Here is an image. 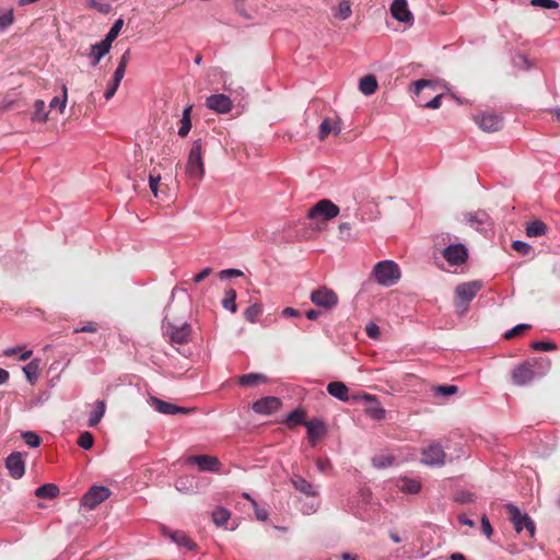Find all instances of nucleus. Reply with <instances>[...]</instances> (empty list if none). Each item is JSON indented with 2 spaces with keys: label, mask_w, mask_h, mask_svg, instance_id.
Here are the masks:
<instances>
[{
  "label": "nucleus",
  "mask_w": 560,
  "mask_h": 560,
  "mask_svg": "<svg viewBox=\"0 0 560 560\" xmlns=\"http://www.w3.org/2000/svg\"><path fill=\"white\" fill-rule=\"evenodd\" d=\"M505 509L509 512V518L513 523L515 530L521 533L525 529L529 537H534L536 526L530 516L526 513H522L521 510L513 503H508Z\"/></svg>",
  "instance_id": "20e7f679"
},
{
  "label": "nucleus",
  "mask_w": 560,
  "mask_h": 560,
  "mask_svg": "<svg viewBox=\"0 0 560 560\" xmlns=\"http://www.w3.org/2000/svg\"><path fill=\"white\" fill-rule=\"evenodd\" d=\"M186 175L196 182H200L205 176L201 139L195 140L191 144L186 164Z\"/></svg>",
  "instance_id": "7ed1b4c3"
},
{
  "label": "nucleus",
  "mask_w": 560,
  "mask_h": 560,
  "mask_svg": "<svg viewBox=\"0 0 560 560\" xmlns=\"http://www.w3.org/2000/svg\"><path fill=\"white\" fill-rule=\"evenodd\" d=\"M415 90L413 92L418 95L424 88L433 86V82L427 79H420L413 82Z\"/></svg>",
  "instance_id": "6e6d98bb"
},
{
  "label": "nucleus",
  "mask_w": 560,
  "mask_h": 560,
  "mask_svg": "<svg viewBox=\"0 0 560 560\" xmlns=\"http://www.w3.org/2000/svg\"><path fill=\"white\" fill-rule=\"evenodd\" d=\"M534 378L535 372L527 364H520L512 371V381L517 386L528 385Z\"/></svg>",
  "instance_id": "f3484780"
},
{
  "label": "nucleus",
  "mask_w": 560,
  "mask_h": 560,
  "mask_svg": "<svg viewBox=\"0 0 560 560\" xmlns=\"http://www.w3.org/2000/svg\"><path fill=\"white\" fill-rule=\"evenodd\" d=\"M398 488L401 492L417 494L421 490V482L416 479L401 478L399 480Z\"/></svg>",
  "instance_id": "b1692460"
},
{
  "label": "nucleus",
  "mask_w": 560,
  "mask_h": 560,
  "mask_svg": "<svg viewBox=\"0 0 560 560\" xmlns=\"http://www.w3.org/2000/svg\"><path fill=\"white\" fill-rule=\"evenodd\" d=\"M25 457L26 455L21 452H12L5 458V468L9 471V475L13 479H20L25 474Z\"/></svg>",
  "instance_id": "9d476101"
},
{
  "label": "nucleus",
  "mask_w": 560,
  "mask_h": 560,
  "mask_svg": "<svg viewBox=\"0 0 560 560\" xmlns=\"http://www.w3.org/2000/svg\"><path fill=\"white\" fill-rule=\"evenodd\" d=\"M252 505L255 509V515L259 521H266L268 512L265 509H260L255 500H252Z\"/></svg>",
  "instance_id": "bf43d9fd"
},
{
  "label": "nucleus",
  "mask_w": 560,
  "mask_h": 560,
  "mask_svg": "<svg viewBox=\"0 0 560 560\" xmlns=\"http://www.w3.org/2000/svg\"><path fill=\"white\" fill-rule=\"evenodd\" d=\"M280 407L281 401L279 398L273 396H267L256 400L253 404L252 409L254 410V412L258 415H271L278 411Z\"/></svg>",
  "instance_id": "4468645a"
},
{
  "label": "nucleus",
  "mask_w": 560,
  "mask_h": 560,
  "mask_svg": "<svg viewBox=\"0 0 560 560\" xmlns=\"http://www.w3.org/2000/svg\"><path fill=\"white\" fill-rule=\"evenodd\" d=\"M441 100H442V95H436L435 97H433L431 101H429L424 107L427 108H432V109H436L441 106Z\"/></svg>",
  "instance_id": "338daca9"
},
{
  "label": "nucleus",
  "mask_w": 560,
  "mask_h": 560,
  "mask_svg": "<svg viewBox=\"0 0 560 560\" xmlns=\"http://www.w3.org/2000/svg\"><path fill=\"white\" fill-rule=\"evenodd\" d=\"M110 490L105 486H92L81 499V505L94 510L97 505L108 499Z\"/></svg>",
  "instance_id": "423d86ee"
},
{
  "label": "nucleus",
  "mask_w": 560,
  "mask_h": 560,
  "mask_svg": "<svg viewBox=\"0 0 560 560\" xmlns=\"http://www.w3.org/2000/svg\"><path fill=\"white\" fill-rule=\"evenodd\" d=\"M291 482L295 490L300 491L301 493H304L306 495L315 497L318 494L315 486L304 479L300 475H294L291 479Z\"/></svg>",
  "instance_id": "aec40b11"
},
{
  "label": "nucleus",
  "mask_w": 560,
  "mask_h": 560,
  "mask_svg": "<svg viewBox=\"0 0 560 560\" xmlns=\"http://www.w3.org/2000/svg\"><path fill=\"white\" fill-rule=\"evenodd\" d=\"M514 63L516 66L523 67L524 69H528L529 68V61H528V59L524 55H517L514 58Z\"/></svg>",
  "instance_id": "0e129e2a"
},
{
  "label": "nucleus",
  "mask_w": 560,
  "mask_h": 560,
  "mask_svg": "<svg viewBox=\"0 0 560 560\" xmlns=\"http://www.w3.org/2000/svg\"><path fill=\"white\" fill-rule=\"evenodd\" d=\"M188 464H195L198 466L200 471H218L221 467V463L217 457L209 455H196L190 456L187 459Z\"/></svg>",
  "instance_id": "dca6fc26"
},
{
  "label": "nucleus",
  "mask_w": 560,
  "mask_h": 560,
  "mask_svg": "<svg viewBox=\"0 0 560 560\" xmlns=\"http://www.w3.org/2000/svg\"><path fill=\"white\" fill-rule=\"evenodd\" d=\"M335 18L345 21L352 14L350 0H340L337 8L332 9Z\"/></svg>",
  "instance_id": "7c9ffc66"
},
{
  "label": "nucleus",
  "mask_w": 560,
  "mask_h": 560,
  "mask_svg": "<svg viewBox=\"0 0 560 560\" xmlns=\"http://www.w3.org/2000/svg\"><path fill=\"white\" fill-rule=\"evenodd\" d=\"M372 277L378 284L392 287L399 281L400 269L393 260H382L374 266Z\"/></svg>",
  "instance_id": "f03ea898"
},
{
  "label": "nucleus",
  "mask_w": 560,
  "mask_h": 560,
  "mask_svg": "<svg viewBox=\"0 0 560 560\" xmlns=\"http://www.w3.org/2000/svg\"><path fill=\"white\" fill-rule=\"evenodd\" d=\"M362 399L368 402V406L365 408V415L376 421H381L385 419L386 411L381 406L380 401L374 395L371 394H364L362 395Z\"/></svg>",
  "instance_id": "2eb2a0df"
},
{
  "label": "nucleus",
  "mask_w": 560,
  "mask_h": 560,
  "mask_svg": "<svg viewBox=\"0 0 560 560\" xmlns=\"http://www.w3.org/2000/svg\"><path fill=\"white\" fill-rule=\"evenodd\" d=\"M14 22L13 9L0 8V34L10 27Z\"/></svg>",
  "instance_id": "f704fd0d"
},
{
  "label": "nucleus",
  "mask_w": 560,
  "mask_h": 560,
  "mask_svg": "<svg viewBox=\"0 0 560 560\" xmlns=\"http://www.w3.org/2000/svg\"><path fill=\"white\" fill-rule=\"evenodd\" d=\"M48 118V112L45 110V102L36 100L34 103V113L32 115L33 121L45 122Z\"/></svg>",
  "instance_id": "72a5a7b5"
},
{
  "label": "nucleus",
  "mask_w": 560,
  "mask_h": 560,
  "mask_svg": "<svg viewBox=\"0 0 560 560\" xmlns=\"http://www.w3.org/2000/svg\"><path fill=\"white\" fill-rule=\"evenodd\" d=\"M266 381V376L259 373L243 374L238 377V384L241 386H256L259 383Z\"/></svg>",
  "instance_id": "2f4dec72"
},
{
  "label": "nucleus",
  "mask_w": 560,
  "mask_h": 560,
  "mask_svg": "<svg viewBox=\"0 0 560 560\" xmlns=\"http://www.w3.org/2000/svg\"><path fill=\"white\" fill-rule=\"evenodd\" d=\"M110 47L112 46L104 40L91 46V59L93 67L97 66L101 59L109 52Z\"/></svg>",
  "instance_id": "4be33fe9"
},
{
  "label": "nucleus",
  "mask_w": 560,
  "mask_h": 560,
  "mask_svg": "<svg viewBox=\"0 0 560 560\" xmlns=\"http://www.w3.org/2000/svg\"><path fill=\"white\" fill-rule=\"evenodd\" d=\"M525 231L528 237H538L546 234L547 225L541 220H534L526 225Z\"/></svg>",
  "instance_id": "cd10ccee"
},
{
  "label": "nucleus",
  "mask_w": 560,
  "mask_h": 560,
  "mask_svg": "<svg viewBox=\"0 0 560 560\" xmlns=\"http://www.w3.org/2000/svg\"><path fill=\"white\" fill-rule=\"evenodd\" d=\"M236 291L234 289H229L224 293V298L221 302L222 307L230 311L231 313H236L237 305H236Z\"/></svg>",
  "instance_id": "473e14b6"
},
{
  "label": "nucleus",
  "mask_w": 560,
  "mask_h": 560,
  "mask_svg": "<svg viewBox=\"0 0 560 560\" xmlns=\"http://www.w3.org/2000/svg\"><path fill=\"white\" fill-rule=\"evenodd\" d=\"M151 406L162 415H175V404L164 401L158 397L150 398Z\"/></svg>",
  "instance_id": "a878e982"
},
{
  "label": "nucleus",
  "mask_w": 560,
  "mask_h": 560,
  "mask_svg": "<svg viewBox=\"0 0 560 560\" xmlns=\"http://www.w3.org/2000/svg\"><path fill=\"white\" fill-rule=\"evenodd\" d=\"M327 392L330 396L341 400L349 401V389L343 382L335 381L327 385Z\"/></svg>",
  "instance_id": "412c9836"
},
{
  "label": "nucleus",
  "mask_w": 560,
  "mask_h": 560,
  "mask_svg": "<svg viewBox=\"0 0 560 560\" xmlns=\"http://www.w3.org/2000/svg\"><path fill=\"white\" fill-rule=\"evenodd\" d=\"M339 237L343 241H349L351 238V224L348 222L340 223L338 226Z\"/></svg>",
  "instance_id": "3c124183"
},
{
  "label": "nucleus",
  "mask_w": 560,
  "mask_h": 560,
  "mask_svg": "<svg viewBox=\"0 0 560 560\" xmlns=\"http://www.w3.org/2000/svg\"><path fill=\"white\" fill-rule=\"evenodd\" d=\"M230 517H231V512L223 506L215 508L211 513L212 522L218 527L225 525L228 523V521L230 520Z\"/></svg>",
  "instance_id": "c756f323"
},
{
  "label": "nucleus",
  "mask_w": 560,
  "mask_h": 560,
  "mask_svg": "<svg viewBox=\"0 0 560 560\" xmlns=\"http://www.w3.org/2000/svg\"><path fill=\"white\" fill-rule=\"evenodd\" d=\"M442 256L451 266H460L468 259V250L463 243L450 244L443 252Z\"/></svg>",
  "instance_id": "6e6552de"
},
{
  "label": "nucleus",
  "mask_w": 560,
  "mask_h": 560,
  "mask_svg": "<svg viewBox=\"0 0 560 560\" xmlns=\"http://www.w3.org/2000/svg\"><path fill=\"white\" fill-rule=\"evenodd\" d=\"M394 462L392 456H375L372 459L373 466L376 468L389 467Z\"/></svg>",
  "instance_id": "c03bdc74"
},
{
  "label": "nucleus",
  "mask_w": 560,
  "mask_h": 560,
  "mask_svg": "<svg viewBox=\"0 0 560 560\" xmlns=\"http://www.w3.org/2000/svg\"><path fill=\"white\" fill-rule=\"evenodd\" d=\"M316 467L319 471L326 472L330 468V462L326 458H318L316 459Z\"/></svg>",
  "instance_id": "e2e57ef3"
},
{
  "label": "nucleus",
  "mask_w": 560,
  "mask_h": 560,
  "mask_svg": "<svg viewBox=\"0 0 560 560\" xmlns=\"http://www.w3.org/2000/svg\"><path fill=\"white\" fill-rule=\"evenodd\" d=\"M339 208L329 199H322L308 210V219L322 218L324 221L331 220L339 214Z\"/></svg>",
  "instance_id": "39448f33"
},
{
  "label": "nucleus",
  "mask_w": 560,
  "mask_h": 560,
  "mask_svg": "<svg viewBox=\"0 0 560 560\" xmlns=\"http://www.w3.org/2000/svg\"><path fill=\"white\" fill-rule=\"evenodd\" d=\"M160 175L154 176L153 174H150L149 176V186L152 194L156 197L158 196V187L160 183Z\"/></svg>",
  "instance_id": "13d9d810"
},
{
  "label": "nucleus",
  "mask_w": 560,
  "mask_h": 560,
  "mask_svg": "<svg viewBox=\"0 0 560 560\" xmlns=\"http://www.w3.org/2000/svg\"><path fill=\"white\" fill-rule=\"evenodd\" d=\"M366 334L369 337L371 338H375L377 337V335L380 334V329H378V326L375 325V324H370L368 325L366 327Z\"/></svg>",
  "instance_id": "774afa93"
},
{
  "label": "nucleus",
  "mask_w": 560,
  "mask_h": 560,
  "mask_svg": "<svg viewBox=\"0 0 560 560\" xmlns=\"http://www.w3.org/2000/svg\"><path fill=\"white\" fill-rule=\"evenodd\" d=\"M421 455V462L428 466H442L445 463L446 454L439 443L430 444Z\"/></svg>",
  "instance_id": "9b49d317"
},
{
  "label": "nucleus",
  "mask_w": 560,
  "mask_h": 560,
  "mask_svg": "<svg viewBox=\"0 0 560 560\" xmlns=\"http://www.w3.org/2000/svg\"><path fill=\"white\" fill-rule=\"evenodd\" d=\"M212 271L213 270L211 267L203 268L200 272H198L197 275L194 276V281L196 283L203 281L208 276L211 275Z\"/></svg>",
  "instance_id": "680f3d73"
},
{
  "label": "nucleus",
  "mask_w": 560,
  "mask_h": 560,
  "mask_svg": "<svg viewBox=\"0 0 560 560\" xmlns=\"http://www.w3.org/2000/svg\"><path fill=\"white\" fill-rule=\"evenodd\" d=\"M118 86L119 85H116V83L112 80L110 84L108 85L107 90L104 93V97L106 100H110L115 95Z\"/></svg>",
  "instance_id": "69168bd1"
},
{
  "label": "nucleus",
  "mask_w": 560,
  "mask_h": 560,
  "mask_svg": "<svg viewBox=\"0 0 560 560\" xmlns=\"http://www.w3.org/2000/svg\"><path fill=\"white\" fill-rule=\"evenodd\" d=\"M78 444L83 450H90L94 444L93 434L88 431L82 432L78 439Z\"/></svg>",
  "instance_id": "79ce46f5"
},
{
  "label": "nucleus",
  "mask_w": 560,
  "mask_h": 560,
  "mask_svg": "<svg viewBox=\"0 0 560 560\" xmlns=\"http://www.w3.org/2000/svg\"><path fill=\"white\" fill-rule=\"evenodd\" d=\"M310 299L313 304L325 310H331L338 304V295L327 287L314 290Z\"/></svg>",
  "instance_id": "0eeeda50"
},
{
  "label": "nucleus",
  "mask_w": 560,
  "mask_h": 560,
  "mask_svg": "<svg viewBox=\"0 0 560 560\" xmlns=\"http://www.w3.org/2000/svg\"><path fill=\"white\" fill-rule=\"evenodd\" d=\"M331 131L338 135L340 132V128H332L329 118L324 119L319 125V139L324 140Z\"/></svg>",
  "instance_id": "ea45409f"
},
{
  "label": "nucleus",
  "mask_w": 560,
  "mask_h": 560,
  "mask_svg": "<svg viewBox=\"0 0 560 560\" xmlns=\"http://www.w3.org/2000/svg\"><path fill=\"white\" fill-rule=\"evenodd\" d=\"M192 109V105H188L184 108L182 119H180V127L178 129V136L182 138L187 137L191 129V118L190 113Z\"/></svg>",
  "instance_id": "bb28decb"
},
{
  "label": "nucleus",
  "mask_w": 560,
  "mask_h": 560,
  "mask_svg": "<svg viewBox=\"0 0 560 560\" xmlns=\"http://www.w3.org/2000/svg\"><path fill=\"white\" fill-rule=\"evenodd\" d=\"M23 441L32 448L40 445V438L33 431H23L21 433Z\"/></svg>",
  "instance_id": "a19ab883"
},
{
  "label": "nucleus",
  "mask_w": 560,
  "mask_h": 560,
  "mask_svg": "<svg viewBox=\"0 0 560 560\" xmlns=\"http://www.w3.org/2000/svg\"><path fill=\"white\" fill-rule=\"evenodd\" d=\"M106 410V405L104 400H97L95 402L94 409L90 412L89 416V425L96 427L102 418L104 417Z\"/></svg>",
  "instance_id": "393cba45"
},
{
  "label": "nucleus",
  "mask_w": 560,
  "mask_h": 560,
  "mask_svg": "<svg viewBox=\"0 0 560 560\" xmlns=\"http://www.w3.org/2000/svg\"><path fill=\"white\" fill-rule=\"evenodd\" d=\"M172 539L176 541L178 545L192 548L194 544H191L190 539L183 532H175L172 535Z\"/></svg>",
  "instance_id": "09e8293b"
},
{
  "label": "nucleus",
  "mask_w": 560,
  "mask_h": 560,
  "mask_svg": "<svg viewBox=\"0 0 560 560\" xmlns=\"http://www.w3.org/2000/svg\"><path fill=\"white\" fill-rule=\"evenodd\" d=\"M556 348V343L551 341H535L532 343V349L535 351H552Z\"/></svg>",
  "instance_id": "49530a36"
},
{
  "label": "nucleus",
  "mask_w": 560,
  "mask_h": 560,
  "mask_svg": "<svg viewBox=\"0 0 560 560\" xmlns=\"http://www.w3.org/2000/svg\"><path fill=\"white\" fill-rule=\"evenodd\" d=\"M530 327V325H527V324H518L516 325L515 327H513L512 329L508 330L505 334H504V338L506 339H511L513 338L514 336L518 335L520 332L528 329Z\"/></svg>",
  "instance_id": "5fc2aeb1"
},
{
  "label": "nucleus",
  "mask_w": 560,
  "mask_h": 560,
  "mask_svg": "<svg viewBox=\"0 0 560 560\" xmlns=\"http://www.w3.org/2000/svg\"><path fill=\"white\" fill-rule=\"evenodd\" d=\"M241 276H243V272L240 269H235V268L224 269V270H221L219 273V277L221 280H225L229 278H237Z\"/></svg>",
  "instance_id": "603ef678"
},
{
  "label": "nucleus",
  "mask_w": 560,
  "mask_h": 560,
  "mask_svg": "<svg viewBox=\"0 0 560 560\" xmlns=\"http://www.w3.org/2000/svg\"><path fill=\"white\" fill-rule=\"evenodd\" d=\"M209 109L218 114H228L231 112L233 104L231 98L225 94H212L206 100Z\"/></svg>",
  "instance_id": "f8f14e48"
},
{
  "label": "nucleus",
  "mask_w": 560,
  "mask_h": 560,
  "mask_svg": "<svg viewBox=\"0 0 560 560\" xmlns=\"http://www.w3.org/2000/svg\"><path fill=\"white\" fill-rule=\"evenodd\" d=\"M458 387L455 385H440L434 387V392L436 395L441 396H451L457 393Z\"/></svg>",
  "instance_id": "a18cd8bd"
},
{
  "label": "nucleus",
  "mask_w": 560,
  "mask_h": 560,
  "mask_svg": "<svg viewBox=\"0 0 560 560\" xmlns=\"http://www.w3.org/2000/svg\"><path fill=\"white\" fill-rule=\"evenodd\" d=\"M304 418H305V412L301 409H294L292 410L289 415H288V422L293 424V425H298V424H302L304 422Z\"/></svg>",
  "instance_id": "37998d69"
},
{
  "label": "nucleus",
  "mask_w": 560,
  "mask_h": 560,
  "mask_svg": "<svg viewBox=\"0 0 560 560\" xmlns=\"http://www.w3.org/2000/svg\"><path fill=\"white\" fill-rule=\"evenodd\" d=\"M481 288L482 282L480 280L463 282L455 288L454 305L459 314H465L468 311L470 302L476 298Z\"/></svg>",
  "instance_id": "f257e3e1"
},
{
  "label": "nucleus",
  "mask_w": 560,
  "mask_h": 560,
  "mask_svg": "<svg viewBox=\"0 0 560 560\" xmlns=\"http://www.w3.org/2000/svg\"><path fill=\"white\" fill-rule=\"evenodd\" d=\"M188 478L186 477H182V478H178L176 481H175V488L179 491V492H187L190 488H191V485L188 486Z\"/></svg>",
  "instance_id": "4d7b16f0"
},
{
  "label": "nucleus",
  "mask_w": 560,
  "mask_h": 560,
  "mask_svg": "<svg viewBox=\"0 0 560 560\" xmlns=\"http://www.w3.org/2000/svg\"><path fill=\"white\" fill-rule=\"evenodd\" d=\"M164 327L166 328V332L173 343L183 345L189 341L191 328L188 323H184L180 326H175L168 323Z\"/></svg>",
  "instance_id": "ddd939ff"
},
{
  "label": "nucleus",
  "mask_w": 560,
  "mask_h": 560,
  "mask_svg": "<svg viewBox=\"0 0 560 560\" xmlns=\"http://www.w3.org/2000/svg\"><path fill=\"white\" fill-rule=\"evenodd\" d=\"M61 91H62V96L59 97V96H55L50 103H49V107L52 109V108H59V112L62 113L63 109L66 108V105H67V101H68V89L66 86V84H62L61 86Z\"/></svg>",
  "instance_id": "c9c22d12"
},
{
  "label": "nucleus",
  "mask_w": 560,
  "mask_h": 560,
  "mask_svg": "<svg viewBox=\"0 0 560 560\" xmlns=\"http://www.w3.org/2000/svg\"><path fill=\"white\" fill-rule=\"evenodd\" d=\"M474 121L479 126L480 129L487 132H495L503 126V118L501 115L495 113H480L475 115Z\"/></svg>",
  "instance_id": "1a4fd4ad"
},
{
  "label": "nucleus",
  "mask_w": 560,
  "mask_h": 560,
  "mask_svg": "<svg viewBox=\"0 0 560 560\" xmlns=\"http://www.w3.org/2000/svg\"><path fill=\"white\" fill-rule=\"evenodd\" d=\"M480 523H481L482 533L486 535L487 538H490L493 534V529H492V525L486 514H483L481 516Z\"/></svg>",
  "instance_id": "864d4df0"
},
{
  "label": "nucleus",
  "mask_w": 560,
  "mask_h": 560,
  "mask_svg": "<svg viewBox=\"0 0 560 560\" xmlns=\"http://www.w3.org/2000/svg\"><path fill=\"white\" fill-rule=\"evenodd\" d=\"M23 372L25 377L31 384H34L38 378V363L37 361H32L23 368Z\"/></svg>",
  "instance_id": "4c0bfd02"
},
{
  "label": "nucleus",
  "mask_w": 560,
  "mask_h": 560,
  "mask_svg": "<svg viewBox=\"0 0 560 560\" xmlns=\"http://www.w3.org/2000/svg\"><path fill=\"white\" fill-rule=\"evenodd\" d=\"M512 248L524 256L528 255L533 249V247L528 243L523 241H514L512 244Z\"/></svg>",
  "instance_id": "de8ad7c7"
},
{
  "label": "nucleus",
  "mask_w": 560,
  "mask_h": 560,
  "mask_svg": "<svg viewBox=\"0 0 560 560\" xmlns=\"http://www.w3.org/2000/svg\"><path fill=\"white\" fill-rule=\"evenodd\" d=\"M59 494V488L55 483H45L35 490V495L43 499H54Z\"/></svg>",
  "instance_id": "c85d7f7f"
},
{
  "label": "nucleus",
  "mask_w": 560,
  "mask_h": 560,
  "mask_svg": "<svg viewBox=\"0 0 560 560\" xmlns=\"http://www.w3.org/2000/svg\"><path fill=\"white\" fill-rule=\"evenodd\" d=\"M262 308L259 304H252L244 311V317L247 322L254 324L261 314Z\"/></svg>",
  "instance_id": "58836bf2"
},
{
  "label": "nucleus",
  "mask_w": 560,
  "mask_h": 560,
  "mask_svg": "<svg viewBox=\"0 0 560 560\" xmlns=\"http://www.w3.org/2000/svg\"><path fill=\"white\" fill-rule=\"evenodd\" d=\"M393 18L399 22L410 23L412 14L408 9L407 0H394L390 4Z\"/></svg>",
  "instance_id": "a211bd4d"
},
{
  "label": "nucleus",
  "mask_w": 560,
  "mask_h": 560,
  "mask_svg": "<svg viewBox=\"0 0 560 560\" xmlns=\"http://www.w3.org/2000/svg\"><path fill=\"white\" fill-rule=\"evenodd\" d=\"M122 26H124V20L122 19L116 20L103 40L112 46V43L117 38Z\"/></svg>",
  "instance_id": "e433bc0d"
},
{
  "label": "nucleus",
  "mask_w": 560,
  "mask_h": 560,
  "mask_svg": "<svg viewBox=\"0 0 560 560\" xmlns=\"http://www.w3.org/2000/svg\"><path fill=\"white\" fill-rule=\"evenodd\" d=\"M126 72V68L122 67V65H117V68L114 72L113 81L116 83V85H119L121 80L124 79Z\"/></svg>",
  "instance_id": "052dcab7"
},
{
  "label": "nucleus",
  "mask_w": 560,
  "mask_h": 560,
  "mask_svg": "<svg viewBox=\"0 0 560 560\" xmlns=\"http://www.w3.org/2000/svg\"><path fill=\"white\" fill-rule=\"evenodd\" d=\"M530 4L544 9H557L559 7L556 0H530Z\"/></svg>",
  "instance_id": "8fccbe9b"
},
{
  "label": "nucleus",
  "mask_w": 560,
  "mask_h": 560,
  "mask_svg": "<svg viewBox=\"0 0 560 560\" xmlns=\"http://www.w3.org/2000/svg\"><path fill=\"white\" fill-rule=\"evenodd\" d=\"M307 429L308 439L312 441V444L315 445L317 439L323 436L326 432L325 423L319 419H313L311 421L305 422Z\"/></svg>",
  "instance_id": "6ab92c4d"
},
{
  "label": "nucleus",
  "mask_w": 560,
  "mask_h": 560,
  "mask_svg": "<svg viewBox=\"0 0 560 560\" xmlns=\"http://www.w3.org/2000/svg\"><path fill=\"white\" fill-rule=\"evenodd\" d=\"M378 83L373 74H366L362 77L359 81V90L362 94L369 96L375 93L377 90Z\"/></svg>",
  "instance_id": "5701e85b"
}]
</instances>
